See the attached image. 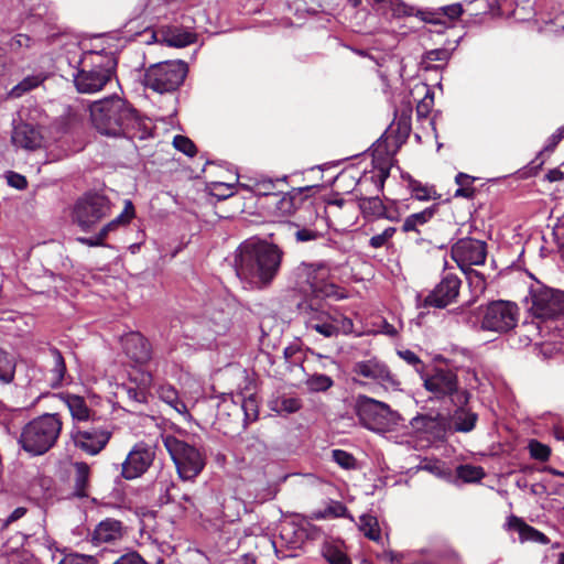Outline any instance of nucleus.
Returning a JSON list of instances; mask_svg holds the SVG:
<instances>
[{
    "mask_svg": "<svg viewBox=\"0 0 564 564\" xmlns=\"http://www.w3.org/2000/svg\"><path fill=\"white\" fill-rule=\"evenodd\" d=\"M282 250L265 240L248 239L235 252L237 276L252 289L268 288L281 267Z\"/></svg>",
    "mask_w": 564,
    "mask_h": 564,
    "instance_id": "f257e3e1",
    "label": "nucleus"
},
{
    "mask_svg": "<svg viewBox=\"0 0 564 564\" xmlns=\"http://www.w3.org/2000/svg\"><path fill=\"white\" fill-rule=\"evenodd\" d=\"M299 314L307 329L315 330L325 338L349 335L354 332L352 321L336 308L327 307L315 299L299 305Z\"/></svg>",
    "mask_w": 564,
    "mask_h": 564,
    "instance_id": "f03ea898",
    "label": "nucleus"
},
{
    "mask_svg": "<svg viewBox=\"0 0 564 564\" xmlns=\"http://www.w3.org/2000/svg\"><path fill=\"white\" fill-rule=\"evenodd\" d=\"M62 429L63 421L57 413H45L23 426L19 443L33 456L43 455L56 444Z\"/></svg>",
    "mask_w": 564,
    "mask_h": 564,
    "instance_id": "7ed1b4c3",
    "label": "nucleus"
},
{
    "mask_svg": "<svg viewBox=\"0 0 564 564\" xmlns=\"http://www.w3.org/2000/svg\"><path fill=\"white\" fill-rule=\"evenodd\" d=\"M116 61L110 54L89 52L82 59L80 69L74 76V84L80 94L100 91L111 79Z\"/></svg>",
    "mask_w": 564,
    "mask_h": 564,
    "instance_id": "20e7f679",
    "label": "nucleus"
},
{
    "mask_svg": "<svg viewBox=\"0 0 564 564\" xmlns=\"http://www.w3.org/2000/svg\"><path fill=\"white\" fill-rule=\"evenodd\" d=\"M355 412L360 424L376 433L394 430L401 420L400 414L391 410L387 403L367 395L357 398Z\"/></svg>",
    "mask_w": 564,
    "mask_h": 564,
    "instance_id": "39448f33",
    "label": "nucleus"
},
{
    "mask_svg": "<svg viewBox=\"0 0 564 564\" xmlns=\"http://www.w3.org/2000/svg\"><path fill=\"white\" fill-rule=\"evenodd\" d=\"M163 444L182 480H194L202 473L206 462L198 448L173 435L163 436Z\"/></svg>",
    "mask_w": 564,
    "mask_h": 564,
    "instance_id": "423d86ee",
    "label": "nucleus"
},
{
    "mask_svg": "<svg viewBox=\"0 0 564 564\" xmlns=\"http://www.w3.org/2000/svg\"><path fill=\"white\" fill-rule=\"evenodd\" d=\"M90 119L93 126L105 135L119 137L122 133L127 111V102L119 98H108L90 105Z\"/></svg>",
    "mask_w": 564,
    "mask_h": 564,
    "instance_id": "0eeeda50",
    "label": "nucleus"
},
{
    "mask_svg": "<svg viewBox=\"0 0 564 564\" xmlns=\"http://www.w3.org/2000/svg\"><path fill=\"white\" fill-rule=\"evenodd\" d=\"M297 276L310 286L315 300L319 297L335 300L345 297L344 292L334 282L332 268L325 262L302 263L297 268Z\"/></svg>",
    "mask_w": 564,
    "mask_h": 564,
    "instance_id": "6e6552de",
    "label": "nucleus"
},
{
    "mask_svg": "<svg viewBox=\"0 0 564 564\" xmlns=\"http://www.w3.org/2000/svg\"><path fill=\"white\" fill-rule=\"evenodd\" d=\"M529 311L538 318L547 319L564 314V292L536 281L527 296Z\"/></svg>",
    "mask_w": 564,
    "mask_h": 564,
    "instance_id": "1a4fd4ad",
    "label": "nucleus"
},
{
    "mask_svg": "<svg viewBox=\"0 0 564 564\" xmlns=\"http://www.w3.org/2000/svg\"><path fill=\"white\" fill-rule=\"evenodd\" d=\"M187 74V65L182 61H170L151 66L144 75V85L156 93L177 89Z\"/></svg>",
    "mask_w": 564,
    "mask_h": 564,
    "instance_id": "9d476101",
    "label": "nucleus"
},
{
    "mask_svg": "<svg viewBox=\"0 0 564 564\" xmlns=\"http://www.w3.org/2000/svg\"><path fill=\"white\" fill-rule=\"evenodd\" d=\"M109 199L97 193H89L79 198L73 209V219L82 230H91L102 218L109 215Z\"/></svg>",
    "mask_w": 564,
    "mask_h": 564,
    "instance_id": "9b49d317",
    "label": "nucleus"
},
{
    "mask_svg": "<svg viewBox=\"0 0 564 564\" xmlns=\"http://www.w3.org/2000/svg\"><path fill=\"white\" fill-rule=\"evenodd\" d=\"M519 319V307L510 301H492L481 314L480 327L484 330L506 333L512 329Z\"/></svg>",
    "mask_w": 564,
    "mask_h": 564,
    "instance_id": "f8f14e48",
    "label": "nucleus"
},
{
    "mask_svg": "<svg viewBox=\"0 0 564 564\" xmlns=\"http://www.w3.org/2000/svg\"><path fill=\"white\" fill-rule=\"evenodd\" d=\"M424 388L435 398L455 397V403H467L469 393L458 390V378L453 370L435 368L432 372L422 375Z\"/></svg>",
    "mask_w": 564,
    "mask_h": 564,
    "instance_id": "ddd939ff",
    "label": "nucleus"
},
{
    "mask_svg": "<svg viewBox=\"0 0 564 564\" xmlns=\"http://www.w3.org/2000/svg\"><path fill=\"white\" fill-rule=\"evenodd\" d=\"M155 458V447L144 442L137 443L122 463L121 475L131 480L148 471Z\"/></svg>",
    "mask_w": 564,
    "mask_h": 564,
    "instance_id": "4468645a",
    "label": "nucleus"
},
{
    "mask_svg": "<svg viewBox=\"0 0 564 564\" xmlns=\"http://www.w3.org/2000/svg\"><path fill=\"white\" fill-rule=\"evenodd\" d=\"M451 252L452 258L463 271L471 265L482 264L487 256L486 243L474 238L458 240L452 247Z\"/></svg>",
    "mask_w": 564,
    "mask_h": 564,
    "instance_id": "2eb2a0df",
    "label": "nucleus"
},
{
    "mask_svg": "<svg viewBox=\"0 0 564 564\" xmlns=\"http://www.w3.org/2000/svg\"><path fill=\"white\" fill-rule=\"evenodd\" d=\"M70 437L75 447L88 455H97L108 444L111 433L99 426L82 429L75 425L70 432Z\"/></svg>",
    "mask_w": 564,
    "mask_h": 564,
    "instance_id": "dca6fc26",
    "label": "nucleus"
},
{
    "mask_svg": "<svg viewBox=\"0 0 564 564\" xmlns=\"http://www.w3.org/2000/svg\"><path fill=\"white\" fill-rule=\"evenodd\" d=\"M352 372L362 378L373 380L386 388H397L400 384L388 366L377 358L355 362Z\"/></svg>",
    "mask_w": 564,
    "mask_h": 564,
    "instance_id": "f3484780",
    "label": "nucleus"
},
{
    "mask_svg": "<svg viewBox=\"0 0 564 564\" xmlns=\"http://www.w3.org/2000/svg\"><path fill=\"white\" fill-rule=\"evenodd\" d=\"M460 280L453 274L445 275L434 290L424 299V306L444 308L453 303L460 288Z\"/></svg>",
    "mask_w": 564,
    "mask_h": 564,
    "instance_id": "a211bd4d",
    "label": "nucleus"
},
{
    "mask_svg": "<svg viewBox=\"0 0 564 564\" xmlns=\"http://www.w3.org/2000/svg\"><path fill=\"white\" fill-rule=\"evenodd\" d=\"M123 116L124 120L121 135L132 140H145L152 135L153 124L151 120L139 116L128 104L127 111L123 112Z\"/></svg>",
    "mask_w": 564,
    "mask_h": 564,
    "instance_id": "6ab92c4d",
    "label": "nucleus"
},
{
    "mask_svg": "<svg viewBox=\"0 0 564 564\" xmlns=\"http://www.w3.org/2000/svg\"><path fill=\"white\" fill-rule=\"evenodd\" d=\"M121 341L127 356L135 362L143 364L150 359V344L140 333L127 334Z\"/></svg>",
    "mask_w": 564,
    "mask_h": 564,
    "instance_id": "aec40b11",
    "label": "nucleus"
},
{
    "mask_svg": "<svg viewBox=\"0 0 564 564\" xmlns=\"http://www.w3.org/2000/svg\"><path fill=\"white\" fill-rule=\"evenodd\" d=\"M12 142L17 147L34 150L42 145L43 135L39 128L26 122H21L13 129Z\"/></svg>",
    "mask_w": 564,
    "mask_h": 564,
    "instance_id": "412c9836",
    "label": "nucleus"
},
{
    "mask_svg": "<svg viewBox=\"0 0 564 564\" xmlns=\"http://www.w3.org/2000/svg\"><path fill=\"white\" fill-rule=\"evenodd\" d=\"M124 535L122 523L115 519H106L101 521L94 530L91 542L95 545L101 543H112L119 541Z\"/></svg>",
    "mask_w": 564,
    "mask_h": 564,
    "instance_id": "4be33fe9",
    "label": "nucleus"
},
{
    "mask_svg": "<svg viewBox=\"0 0 564 564\" xmlns=\"http://www.w3.org/2000/svg\"><path fill=\"white\" fill-rule=\"evenodd\" d=\"M507 528L510 531L517 532L521 542H534L543 545L550 542L549 538L544 533L529 525L517 516H510L508 518Z\"/></svg>",
    "mask_w": 564,
    "mask_h": 564,
    "instance_id": "5701e85b",
    "label": "nucleus"
},
{
    "mask_svg": "<svg viewBox=\"0 0 564 564\" xmlns=\"http://www.w3.org/2000/svg\"><path fill=\"white\" fill-rule=\"evenodd\" d=\"M412 427L432 437H441L446 430V420L440 415H419L411 421Z\"/></svg>",
    "mask_w": 564,
    "mask_h": 564,
    "instance_id": "b1692460",
    "label": "nucleus"
},
{
    "mask_svg": "<svg viewBox=\"0 0 564 564\" xmlns=\"http://www.w3.org/2000/svg\"><path fill=\"white\" fill-rule=\"evenodd\" d=\"M459 406L454 411L451 416L449 425L455 432L468 433L471 432L477 423L478 415L466 403H458Z\"/></svg>",
    "mask_w": 564,
    "mask_h": 564,
    "instance_id": "393cba45",
    "label": "nucleus"
},
{
    "mask_svg": "<svg viewBox=\"0 0 564 564\" xmlns=\"http://www.w3.org/2000/svg\"><path fill=\"white\" fill-rule=\"evenodd\" d=\"M63 401L66 404L73 421L75 422H87L91 419L94 412L87 405L83 397L76 394L63 395Z\"/></svg>",
    "mask_w": 564,
    "mask_h": 564,
    "instance_id": "a878e982",
    "label": "nucleus"
},
{
    "mask_svg": "<svg viewBox=\"0 0 564 564\" xmlns=\"http://www.w3.org/2000/svg\"><path fill=\"white\" fill-rule=\"evenodd\" d=\"M159 398L169 404L178 414L191 417L186 404L180 399L177 390L171 384H161L158 389Z\"/></svg>",
    "mask_w": 564,
    "mask_h": 564,
    "instance_id": "bb28decb",
    "label": "nucleus"
},
{
    "mask_svg": "<svg viewBox=\"0 0 564 564\" xmlns=\"http://www.w3.org/2000/svg\"><path fill=\"white\" fill-rule=\"evenodd\" d=\"M52 358L51 369L48 371V383L51 387L56 388L61 386L66 373V365L61 351L56 348L50 349Z\"/></svg>",
    "mask_w": 564,
    "mask_h": 564,
    "instance_id": "cd10ccee",
    "label": "nucleus"
},
{
    "mask_svg": "<svg viewBox=\"0 0 564 564\" xmlns=\"http://www.w3.org/2000/svg\"><path fill=\"white\" fill-rule=\"evenodd\" d=\"M275 213L280 216L292 215L299 207V203L303 202L301 193H286L281 197L274 195Z\"/></svg>",
    "mask_w": 564,
    "mask_h": 564,
    "instance_id": "c85d7f7f",
    "label": "nucleus"
},
{
    "mask_svg": "<svg viewBox=\"0 0 564 564\" xmlns=\"http://www.w3.org/2000/svg\"><path fill=\"white\" fill-rule=\"evenodd\" d=\"M75 476H74V490L78 497H87L90 468L84 462H77L74 464Z\"/></svg>",
    "mask_w": 564,
    "mask_h": 564,
    "instance_id": "c756f323",
    "label": "nucleus"
},
{
    "mask_svg": "<svg viewBox=\"0 0 564 564\" xmlns=\"http://www.w3.org/2000/svg\"><path fill=\"white\" fill-rule=\"evenodd\" d=\"M435 214L433 208H426L420 213L408 216L402 225V229L405 232L415 231L420 232V227L425 225Z\"/></svg>",
    "mask_w": 564,
    "mask_h": 564,
    "instance_id": "7c9ffc66",
    "label": "nucleus"
},
{
    "mask_svg": "<svg viewBox=\"0 0 564 564\" xmlns=\"http://www.w3.org/2000/svg\"><path fill=\"white\" fill-rule=\"evenodd\" d=\"M151 384L152 376L148 372H143L141 373V379L137 387H127L124 390L131 400L142 403L147 401Z\"/></svg>",
    "mask_w": 564,
    "mask_h": 564,
    "instance_id": "2f4dec72",
    "label": "nucleus"
},
{
    "mask_svg": "<svg viewBox=\"0 0 564 564\" xmlns=\"http://www.w3.org/2000/svg\"><path fill=\"white\" fill-rule=\"evenodd\" d=\"M359 530L369 540L375 542L381 541V530L379 527L378 519L371 514H362L359 518Z\"/></svg>",
    "mask_w": 564,
    "mask_h": 564,
    "instance_id": "473e14b6",
    "label": "nucleus"
},
{
    "mask_svg": "<svg viewBox=\"0 0 564 564\" xmlns=\"http://www.w3.org/2000/svg\"><path fill=\"white\" fill-rule=\"evenodd\" d=\"M134 216V208L131 202H126L124 209L119 216L106 224L99 231L101 238L106 239L108 234L117 229L120 225L128 224Z\"/></svg>",
    "mask_w": 564,
    "mask_h": 564,
    "instance_id": "72a5a7b5",
    "label": "nucleus"
},
{
    "mask_svg": "<svg viewBox=\"0 0 564 564\" xmlns=\"http://www.w3.org/2000/svg\"><path fill=\"white\" fill-rule=\"evenodd\" d=\"M348 510L346 506L339 501L332 500L326 508L323 510H316L312 514V519H335V518H347Z\"/></svg>",
    "mask_w": 564,
    "mask_h": 564,
    "instance_id": "f704fd0d",
    "label": "nucleus"
},
{
    "mask_svg": "<svg viewBox=\"0 0 564 564\" xmlns=\"http://www.w3.org/2000/svg\"><path fill=\"white\" fill-rule=\"evenodd\" d=\"M359 208L366 217H382L386 215V207L378 196L360 197Z\"/></svg>",
    "mask_w": 564,
    "mask_h": 564,
    "instance_id": "c9c22d12",
    "label": "nucleus"
},
{
    "mask_svg": "<svg viewBox=\"0 0 564 564\" xmlns=\"http://www.w3.org/2000/svg\"><path fill=\"white\" fill-rule=\"evenodd\" d=\"M33 44V40L26 34H15L6 42L9 53L23 55Z\"/></svg>",
    "mask_w": 564,
    "mask_h": 564,
    "instance_id": "e433bc0d",
    "label": "nucleus"
},
{
    "mask_svg": "<svg viewBox=\"0 0 564 564\" xmlns=\"http://www.w3.org/2000/svg\"><path fill=\"white\" fill-rule=\"evenodd\" d=\"M302 408V401L291 395H281L272 402V410L281 413H294Z\"/></svg>",
    "mask_w": 564,
    "mask_h": 564,
    "instance_id": "4c0bfd02",
    "label": "nucleus"
},
{
    "mask_svg": "<svg viewBox=\"0 0 564 564\" xmlns=\"http://www.w3.org/2000/svg\"><path fill=\"white\" fill-rule=\"evenodd\" d=\"M457 477L465 482H475L485 477V471L480 466L462 465L457 468Z\"/></svg>",
    "mask_w": 564,
    "mask_h": 564,
    "instance_id": "58836bf2",
    "label": "nucleus"
},
{
    "mask_svg": "<svg viewBox=\"0 0 564 564\" xmlns=\"http://www.w3.org/2000/svg\"><path fill=\"white\" fill-rule=\"evenodd\" d=\"M323 556L329 564H351L349 557L339 547L326 544L322 550Z\"/></svg>",
    "mask_w": 564,
    "mask_h": 564,
    "instance_id": "ea45409f",
    "label": "nucleus"
},
{
    "mask_svg": "<svg viewBox=\"0 0 564 564\" xmlns=\"http://www.w3.org/2000/svg\"><path fill=\"white\" fill-rule=\"evenodd\" d=\"M334 381L330 377L323 373H315L307 378L306 386L311 391H326L333 386Z\"/></svg>",
    "mask_w": 564,
    "mask_h": 564,
    "instance_id": "a19ab883",
    "label": "nucleus"
},
{
    "mask_svg": "<svg viewBox=\"0 0 564 564\" xmlns=\"http://www.w3.org/2000/svg\"><path fill=\"white\" fill-rule=\"evenodd\" d=\"M14 362L9 355L0 349V381L9 383L14 377Z\"/></svg>",
    "mask_w": 564,
    "mask_h": 564,
    "instance_id": "79ce46f5",
    "label": "nucleus"
},
{
    "mask_svg": "<svg viewBox=\"0 0 564 564\" xmlns=\"http://www.w3.org/2000/svg\"><path fill=\"white\" fill-rule=\"evenodd\" d=\"M284 182L285 177L276 178L275 181L269 178L259 180L254 184V192L259 195L274 197V189L276 188V185L282 184Z\"/></svg>",
    "mask_w": 564,
    "mask_h": 564,
    "instance_id": "37998d69",
    "label": "nucleus"
},
{
    "mask_svg": "<svg viewBox=\"0 0 564 564\" xmlns=\"http://www.w3.org/2000/svg\"><path fill=\"white\" fill-rule=\"evenodd\" d=\"M41 83L42 79L39 76H29L15 85L11 89L10 95L15 98L21 97L24 93L37 87Z\"/></svg>",
    "mask_w": 564,
    "mask_h": 564,
    "instance_id": "c03bdc74",
    "label": "nucleus"
},
{
    "mask_svg": "<svg viewBox=\"0 0 564 564\" xmlns=\"http://www.w3.org/2000/svg\"><path fill=\"white\" fill-rule=\"evenodd\" d=\"M332 457L344 469H355L357 466L356 458L346 451L334 449Z\"/></svg>",
    "mask_w": 564,
    "mask_h": 564,
    "instance_id": "a18cd8bd",
    "label": "nucleus"
},
{
    "mask_svg": "<svg viewBox=\"0 0 564 564\" xmlns=\"http://www.w3.org/2000/svg\"><path fill=\"white\" fill-rule=\"evenodd\" d=\"M529 452L532 458L545 462L549 459L551 449L547 445L540 443L539 441L532 440L529 443Z\"/></svg>",
    "mask_w": 564,
    "mask_h": 564,
    "instance_id": "49530a36",
    "label": "nucleus"
},
{
    "mask_svg": "<svg viewBox=\"0 0 564 564\" xmlns=\"http://www.w3.org/2000/svg\"><path fill=\"white\" fill-rule=\"evenodd\" d=\"M398 356L412 366L420 376L423 375L424 364L414 351L410 349L398 350Z\"/></svg>",
    "mask_w": 564,
    "mask_h": 564,
    "instance_id": "de8ad7c7",
    "label": "nucleus"
},
{
    "mask_svg": "<svg viewBox=\"0 0 564 564\" xmlns=\"http://www.w3.org/2000/svg\"><path fill=\"white\" fill-rule=\"evenodd\" d=\"M173 145L176 150L188 156H194L196 154V147L194 142L185 135H175L173 139Z\"/></svg>",
    "mask_w": 564,
    "mask_h": 564,
    "instance_id": "09e8293b",
    "label": "nucleus"
},
{
    "mask_svg": "<svg viewBox=\"0 0 564 564\" xmlns=\"http://www.w3.org/2000/svg\"><path fill=\"white\" fill-rule=\"evenodd\" d=\"M59 564H98V560L93 555L73 553L64 556Z\"/></svg>",
    "mask_w": 564,
    "mask_h": 564,
    "instance_id": "8fccbe9b",
    "label": "nucleus"
},
{
    "mask_svg": "<svg viewBox=\"0 0 564 564\" xmlns=\"http://www.w3.org/2000/svg\"><path fill=\"white\" fill-rule=\"evenodd\" d=\"M167 42L172 46L184 47L194 42V34L189 32H176L170 35Z\"/></svg>",
    "mask_w": 564,
    "mask_h": 564,
    "instance_id": "3c124183",
    "label": "nucleus"
},
{
    "mask_svg": "<svg viewBox=\"0 0 564 564\" xmlns=\"http://www.w3.org/2000/svg\"><path fill=\"white\" fill-rule=\"evenodd\" d=\"M154 487H159L160 491L165 490V495L160 497V500L162 503H167L171 500L170 497V488L174 487V484L170 481V476L161 473L158 477V480L154 485Z\"/></svg>",
    "mask_w": 564,
    "mask_h": 564,
    "instance_id": "603ef678",
    "label": "nucleus"
},
{
    "mask_svg": "<svg viewBox=\"0 0 564 564\" xmlns=\"http://www.w3.org/2000/svg\"><path fill=\"white\" fill-rule=\"evenodd\" d=\"M394 232V227H388L381 234L372 236L369 245L375 249L381 248L393 237Z\"/></svg>",
    "mask_w": 564,
    "mask_h": 564,
    "instance_id": "864d4df0",
    "label": "nucleus"
},
{
    "mask_svg": "<svg viewBox=\"0 0 564 564\" xmlns=\"http://www.w3.org/2000/svg\"><path fill=\"white\" fill-rule=\"evenodd\" d=\"M412 194L419 200H427L434 198L436 192L433 187H429L415 182L412 184Z\"/></svg>",
    "mask_w": 564,
    "mask_h": 564,
    "instance_id": "5fc2aeb1",
    "label": "nucleus"
},
{
    "mask_svg": "<svg viewBox=\"0 0 564 564\" xmlns=\"http://www.w3.org/2000/svg\"><path fill=\"white\" fill-rule=\"evenodd\" d=\"M390 174V167L388 165H381L378 171L371 175L370 180L378 192L383 189L386 180Z\"/></svg>",
    "mask_w": 564,
    "mask_h": 564,
    "instance_id": "6e6d98bb",
    "label": "nucleus"
},
{
    "mask_svg": "<svg viewBox=\"0 0 564 564\" xmlns=\"http://www.w3.org/2000/svg\"><path fill=\"white\" fill-rule=\"evenodd\" d=\"M112 564H147L143 557L135 551H130L123 555H121L116 562Z\"/></svg>",
    "mask_w": 564,
    "mask_h": 564,
    "instance_id": "4d7b16f0",
    "label": "nucleus"
},
{
    "mask_svg": "<svg viewBox=\"0 0 564 564\" xmlns=\"http://www.w3.org/2000/svg\"><path fill=\"white\" fill-rule=\"evenodd\" d=\"M449 58V53L445 48L432 50L425 53L424 61L426 62H446Z\"/></svg>",
    "mask_w": 564,
    "mask_h": 564,
    "instance_id": "13d9d810",
    "label": "nucleus"
},
{
    "mask_svg": "<svg viewBox=\"0 0 564 564\" xmlns=\"http://www.w3.org/2000/svg\"><path fill=\"white\" fill-rule=\"evenodd\" d=\"M296 240L300 242H307L312 240H316L319 237V234L315 230L302 228L295 232Z\"/></svg>",
    "mask_w": 564,
    "mask_h": 564,
    "instance_id": "bf43d9fd",
    "label": "nucleus"
},
{
    "mask_svg": "<svg viewBox=\"0 0 564 564\" xmlns=\"http://www.w3.org/2000/svg\"><path fill=\"white\" fill-rule=\"evenodd\" d=\"M8 182L11 186L18 189L25 188L28 184L25 177L17 173H10L8 176Z\"/></svg>",
    "mask_w": 564,
    "mask_h": 564,
    "instance_id": "052dcab7",
    "label": "nucleus"
},
{
    "mask_svg": "<svg viewBox=\"0 0 564 564\" xmlns=\"http://www.w3.org/2000/svg\"><path fill=\"white\" fill-rule=\"evenodd\" d=\"M444 13L452 20L457 19L463 13V8L459 3L451 4L444 8Z\"/></svg>",
    "mask_w": 564,
    "mask_h": 564,
    "instance_id": "680f3d73",
    "label": "nucleus"
},
{
    "mask_svg": "<svg viewBox=\"0 0 564 564\" xmlns=\"http://www.w3.org/2000/svg\"><path fill=\"white\" fill-rule=\"evenodd\" d=\"M254 405L253 400H248L243 402V410L246 413V419L250 421H254L257 419V412L252 409Z\"/></svg>",
    "mask_w": 564,
    "mask_h": 564,
    "instance_id": "e2e57ef3",
    "label": "nucleus"
},
{
    "mask_svg": "<svg viewBox=\"0 0 564 564\" xmlns=\"http://www.w3.org/2000/svg\"><path fill=\"white\" fill-rule=\"evenodd\" d=\"M78 241L84 245L95 247V246H102L105 239L101 238V235L98 232V235L95 238H78Z\"/></svg>",
    "mask_w": 564,
    "mask_h": 564,
    "instance_id": "0e129e2a",
    "label": "nucleus"
},
{
    "mask_svg": "<svg viewBox=\"0 0 564 564\" xmlns=\"http://www.w3.org/2000/svg\"><path fill=\"white\" fill-rule=\"evenodd\" d=\"M228 317L224 313H219V318L216 321L215 333H220L227 328Z\"/></svg>",
    "mask_w": 564,
    "mask_h": 564,
    "instance_id": "69168bd1",
    "label": "nucleus"
},
{
    "mask_svg": "<svg viewBox=\"0 0 564 564\" xmlns=\"http://www.w3.org/2000/svg\"><path fill=\"white\" fill-rule=\"evenodd\" d=\"M474 195V188L471 186H463L456 189L455 196L456 197H465L470 198Z\"/></svg>",
    "mask_w": 564,
    "mask_h": 564,
    "instance_id": "338daca9",
    "label": "nucleus"
},
{
    "mask_svg": "<svg viewBox=\"0 0 564 564\" xmlns=\"http://www.w3.org/2000/svg\"><path fill=\"white\" fill-rule=\"evenodd\" d=\"M431 102H432V99H430V101H427L426 99H423L416 107V112L419 116H426L430 111V106H431Z\"/></svg>",
    "mask_w": 564,
    "mask_h": 564,
    "instance_id": "774afa93",
    "label": "nucleus"
}]
</instances>
